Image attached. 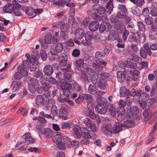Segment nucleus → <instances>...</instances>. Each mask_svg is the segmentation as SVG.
Masks as SVG:
<instances>
[{"instance_id": "obj_64", "label": "nucleus", "mask_w": 157, "mask_h": 157, "mask_svg": "<svg viewBox=\"0 0 157 157\" xmlns=\"http://www.w3.org/2000/svg\"><path fill=\"white\" fill-rule=\"evenodd\" d=\"M112 48L109 45H107L105 46L104 49V53L106 54H108L111 50Z\"/></svg>"}, {"instance_id": "obj_12", "label": "nucleus", "mask_w": 157, "mask_h": 157, "mask_svg": "<svg viewBox=\"0 0 157 157\" xmlns=\"http://www.w3.org/2000/svg\"><path fill=\"white\" fill-rule=\"evenodd\" d=\"M67 107L64 104H62L61 105V108L59 109L60 116L63 117L65 119L68 113L67 111Z\"/></svg>"}, {"instance_id": "obj_14", "label": "nucleus", "mask_w": 157, "mask_h": 157, "mask_svg": "<svg viewBox=\"0 0 157 157\" xmlns=\"http://www.w3.org/2000/svg\"><path fill=\"white\" fill-rule=\"evenodd\" d=\"M99 25V23L97 21H93L89 24V29L91 31H95L98 29Z\"/></svg>"}, {"instance_id": "obj_41", "label": "nucleus", "mask_w": 157, "mask_h": 157, "mask_svg": "<svg viewBox=\"0 0 157 157\" xmlns=\"http://www.w3.org/2000/svg\"><path fill=\"white\" fill-rule=\"evenodd\" d=\"M150 14L149 10L148 8L146 7L144 8L142 11V15L144 17H148Z\"/></svg>"}, {"instance_id": "obj_61", "label": "nucleus", "mask_w": 157, "mask_h": 157, "mask_svg": "<svg viewBox=\"0 0 157 157\" xmlns=\"http://www.w3.org/2000/svg\"><path fill=\"white\" fill-rule=\"evenodd\" d=\"M53 4L59 6L63 7L64 4L62 0H58L55 2Z\"/></svg>"}, {"instance_id": "obj_58", "label": "nucleus", "mask_w": 157, "mask_h": 157, "mask_svg": "<svg viewBox=\"0 0 157 157\" xmlns=\"http://www.w3.org/2000/svg\"><path fill=\"white\" fill-rule=\"evenodd\" d=\"M129 32L126 29H124L123 31L122 38L124 41L126 40L128 35Z\"/></svg>"}, {"instance_id": "obj_33", "label": "nucleus", "mask_w": 157, "mask_h": 157, "mask_svg": "<svg viewBox=\"0 0 157 157\" xmlns=\"http://www.w3.org/2000/svg\"><path fill=\"white\" fill-rule=\"evenodd\" d=\"M97 12L100 15H105L107 13V11L104 7L100 6H98V8L97 9Z\"/></svg>"}, {"instance_id": "obj_7", "label": "nucleus", "mask_w": 157, "mask_h": 157, "mask_svg": "<svg viewBox=\"0 0 157 157\" xmlns=\"http://www.w3.org/2000/svg\"><path fill=\"white\" fill-rule=\"evenodd\" d=\"M127 72L126 70H124L123 72L121 71L117 72V77L118 81L120 82H122L125 79L126 80H128L130 78V77H128L126 78Z\"/></svg>"}, {"instance_id": "obj_56", "label": "nucleus", "mask_w": 157, "mask_h": 157, "mask_svg": "<svg viewBox=\"0 0 157 157\" xmlns=\"http://www.w3.org/2000/svg\"><path fill=\"white\" fill-rule=\"evenodd\" d=\"M83 122L85 124L86 127L87 128L90 126V124L92 123L91 121L89 118H85L83 121Z\"/></svg>"}, {"instance_id": "obj_48", "label": "nucleus", "mask_w": 157, "mask_h": 157, "mask_svg": "<svg viewBox=\"0 0 157 157\" xmlns=\"http://www.w3.org/2000/svg\"><path fill=\"white\" fill-rule=\"evenodd\" d=\"M132 13L135 15L140 16V12L139 10L136 7H134L132 9Z\"/></svg>"}, {"instance_id": "obj_46", "label": "nucleus", "mask_w": 157, "mask_h": 157, "mask_svg": "<svg viewBox=\"0 0 157 157\" xmlns=\"http://www.w3.org/2000/svg\"><path fill=\"white\" fill-rule=\"evenodd\" d=\"M127 12L119 11L117 14V17L120 19L124 18L126 17V13Z\"/></svg>"}, {"instance_id": "obj_47", "label": "nucleus", "mask_w": 157, "mask_h": 157, "mask_svg": "<svg viewBox=\"0 0 157 157\" xmlns=\"http://www.w3.org/2000/svg\"><path fill=\"white\" fill-rule=\"evenodd\" d=\"M146 52L143 48H141L140 49V56L143 59H145L146 58L147 55Z\"/></svg>"}, {"instance_id": "obj_18", "label": "nucleus", "mask_w": 157, "mask_h": 157, "mask_svg": "<svg viewBox=\"0 0 157 157\" xmlns=\"http://www.w3.org/2000/svg\"><path fill=\"white\" fill-rule=\"evenodd\" d=\"M122 126V123L119 122H116L113 126V132H114L116 133H118L122 130V127H123Z\"/></svg>"}, {"instance_id": "obj_55", "label": "nucleus", "mask_w": 157, "mask_h": 157, "mask_svg": "<svg viewBox=\"0 0 157 157\" xmlns=\"http://www.w3.org/2000/svg\"><path fill=\"white\" fill-rule=\"evenodd\" d=\"M92 17L96 21H99L101 20V17L100 16L96 13H93L91 15Z\"/></svg>"}, {"instance_id": "obj_50", "label": "nucleus", "mask_w": 157, "mask_h": 157, "mask_svg": "<svg viewBox=\"0 0 157 157\" xmlns=\"http://www.w3.org/2000/svg\"><path fill=\"white\" fill-rule=\"evenodd\" d=\"M91 36H92V40L93 39L96 42H98L100 40V36L98 34H95L92 35L91 34Z\"/></svg>"}, {"instance_id": "obj_62", "label": "nucleus", "mask_w": 157, "mask_h": 157, "mask_svg": "<svg viewBox=\"0 0 157 157\" xmlns=\"http://www.w3.org/2000/svg\"><path fill=\"white\" fill-rule=\"evenodd\" d=\"M30 81L32 85L35 86H37L39 84L38 81L37 79L34 78H31L30 79Z\"/></svg>"}, {"instance_id": "obj_44", "label": "nucleus", "mask_w": 157, "mask_h": 157, "mask_svg": "<svg viewBox=\"0 0 157 157\" xmlns=\"http://www.w3.org/2000/svg\"><path fill=\"white\" fill-rule=\"evenodd\" d=\"M70 144H71V146L74 148L78 147L80 144L79 142L76 140H73L70 141Z\"/></svg>"}, {"instance_id": "obj_39", "label": "nucleus", "mask_w": 157, "mask_h": 157, "mask_svg": "<svg viewBox=\"0 0 157 157\" xmlns=\"http://www.w3.org/2000/svg\"><path fill=\"white\" fill-rule=\"evenodd\" d=\"M143 48V49L146 51L148 55L150 56L152 55V52L150 50V46L147 43H145L144 44Z\"/></svg>"}, {"instance_id": "obj_22", "label": "nucleus", "mask_w": 157, "mask_h": 157, "mask_svg": "<svg viewBox=\"0 0 157 157\" xmlns=\"http://www.w3.org/2000/svg\"><path fill=\"white\" fill-rule=\"evenodd\" d=\"M52 27L54 28H59L61 30L63 29L66 25L63 21H60L54 23L52 24Z\"/></svg>"}, {"instance_id": "obj_8", "label": "nucleus", "mask_w": 157, "mask_h": 157, "mask_svg": "<svg viewBox=\"0 0 157 157\" xmlns=\"http://www.w3.org/2000/svg\"><path fill=\"white\" fill-rule=\"evenodd\" d=\"M101 130L102 132L106 135L111 136L113 132L112 126L109 124H106L105 126H102Z\"/></svg>"}, {"instance_id": "obj_6", "label": "nucleus", "mask_w": 157, "mask_h": 157, "mask_svg": "<svg viewBox=\"0 0 157 157\" xmlns=\"http://www.w3.org/2000/svg\"><path fill=\"white\" fill-rule=\"evenodd\" d=\"M71 70V67L69 66L67 67V68H63L62 70L65 72L63 73V79L65 81L71 82L72 80L71 75L69 72Z\"/></svg>"}, {"instance_id": "obj_45", "label": "nucleus", "mask_w": 157, "mask_h": 157, "mask_svg": "<svg viewBox=\"0 0 157 157\" xmlns=\"http://www.w3.org/2000/svg\"><path fill=\"white\" fill-rule=\"evenodd\" d=\"M51 113L54 116H56L58 113L56 105H52V107L51 108Z\"/></svg>"}, {"instance_id": "obj_3", "label": "nucleus", "mask_w": 157, "mask_h": 157, "mask_svg": "<svg viewBox=\"0 0 157 157\" xmlns=\"http://www.w3.org/2000/svg\"><path fill=\"white\" fill-rule=\"evenodd\" d=\"M63 49V44L62 43H59L56 44L51 46V53L52 55H56L58 53H61Z\"/></svg>"}, {"instance_id": "obj_43", "label": "nucleus", "mask_w": 157, "mask_h": 157, "mask_svg": "<svg viewBox=\"0 0 157 157\" xmlns=\"http://www.w3.org/2000/svg\"><path fill=\"white\" fill-rule=\"evenodd\" d=\"M25 13L29 16L32 15L34 13L33 8L31 7L27 8L25 10Z\"/></svg>"}, {"instance_id": "obj_63", "label": "nucleus", "mask_w": 157, "mask_h": 157, "mask_svg": "<svg viewBox=\"0 0 157 157\" xmlns=\"http://www.w3.org/2000/svg\"><path fill=\"white\" fill-rule=\"evenodd\" d=\"M40 56L43 60H45L47 58V54L46 51L44 50H42L40 52Z\"/></svg>"}, {"instance_id": "obj_29", "label": "nucleus", "mask_w": 157, "mask_h": 157, "mask_svg": "<svg viewBox=\"0 0 157 157\" xmlns=\"http://www.w3.org/2000/svg\"><path fill=\"white\" fill-rule=\"evenodd\" d=\"M137 23L139 29L142 32H145L146 30L145 25L141 21H138Z\"/></svg>"}, {"instance_id": "obj_38", "label": "nucleus", "mask_w": 157, "mask_h": 157, "mask_svg": "<svg viewBox=\"0 0 157 157\" xmlns=\"http://www.w3.org/2000/svg\"><path fill=\"white\" fill-rule=\"evenodd\" d=\"M129 112L131 114L133 115L137 114L139 113V110L136 106H134L130 108Z\"/></svg>"}, {"instance_id": "obj_19", "label": "nucleus", "mask_w": 157, "mask_h": 157, "mask_svg": "<svg viewBox=\"0 0 157 157\" xmlns=\"http://www.w3.org/2000/svg\"><path fill=\"white\" fill-rule=\"evenodd\" d=\"M143 115L146 121L150 120L152 116L151 111L148 109L145 110L143 112Z\"/></svg>"}, {"instance_id": "obj_40", "label": "nucleus", "mask_w": 157, "mask_h": 157, "mask_svg": "<svg viewBox=\"0 0 157 157\" xmlns=\"http://www.w3.org/2000/svg\"><path fill=\"white\" fill-rule=\"evenodd\" d=\"M19 85L18 82L16 81L12 82L11 87L13 91H16L18 90Z\"/></svg>"}, {"instance_id": "obj_17", "label": "nucleus", "mask_w": 157, "mask_h": 157, "mask_svg": "<svg viewBox=\"0 0 157 157\" xmlns=\"http://www.w3.org/2000/svg\"><path fill=\"white\" fill-rule=\"evenodd\" d=\"M43 71L46 75L50 76L53 73V67L50 65H46L43 69Z\"/></svg>"}, {"instance_id": "obj_36", "label": "nucleus", "mask_w": 157, "mask_h": 157, "mask_svg": "<svg viewBox=\"0 0 157 157\" xmlns=\"http://www.w3.org/2000/svg\"><path fill=\"white\" fill-rule=\"evenodd\" d=\"M98 85L102 90H105L106 88V83L103 80H100L98 82Z\"/></svg>"}, {"instance_id": "obj_23", "label": "nucleus", "mask_w": 157, "mask_h": 157, "mask_svg": "<svg viewBox=\"0 0 157 157\" xmlns=\"http://www.w3.org/2000/svg\"><path fill=\"white\" fill-rule=\"evenodd\" d=\"M42 134L45 135L47 138H52L53 136L52 131L49 128L44 129L43 132Z\"/></svg>"}, {"instance_id": "obj_35", "label": "nucleus", "mask_w": 157, "mask_h": 157, "mask_svg": "<svg viewBox=\"0 0 157 157\" xmlns=\"http://www.w3.org/2000/svg\"><path fill=\"white\" fill-rule=\"evenodd\" d=\"M144 21L146 25H150L153 23V19L152 17L148 16L145 18Z\"/></svg>"}, {"instance_id": "obj_1", "label": "nucleus", "mask_w": 157, "mask_h": 157, "mask_svg": "<svg viewBox=\"0 0 157 157\" xmlns=\"http://www.w3.org/2000/svg\"><path fill=\"white\" fill-rule=\"evenodd\" d=\"M103 56V53L102 52L97 51L95 54V56L96 58L99 59L101 58ZM95 63H93L92 64L93 67L97 70L102 69L103 66L106 65V63L101 59H98L96 60Z\"/></svg>"}, {"instance_id": "obj_31", "label": "nucleus", "mask_w": 157, "mask_h": 157, "mask_svg": "<svg viewBox=\"0 0 157 157\" xmlns=\"http://www.w3.org/2000/svg\"><path fill=\"white\" fill-rule=\"evenodd\" d=\"M88 90L90 93L92 94L95 95L98 93L96 86H93L91 84L89 85Z\"/></svg>"}, {"instance_id": "obj_5", "label": "nucleus", "mask_w": 157, "mask_h": 157, "mask_svg": "<svg viewBox=\"0 0 157 157\" xmlns=\"http://www.w3.org/2000/svg\"><path fill=\"white\" fill-rule=\"evenodd\" d=\"M73 26V25H72ZM75 28L72 27V30L74 32H75V37L77 39L81 40V39L84 36V30L81 28Z\"/></svg>"}, {"instance_id": "obj_27", "label": "nucleus", "mask_w": 157, "mask_h": 157, "mask_svg": "<svg viewBox=\"0 0 157 157\" xmlns=\"http://www.w3.org/2000/svg\"><path fill=\"white\" fill-rule=\"evenodd\" d=\"M106 8L107 10V13L109 14H110L112 11L113 9V5L112 3V0H109L107 3V5L106 6Z\"/></svg>"}, {"instance_id": "obj_52", "label": "nucleus", "mask_w": 157, "mask_h": 157, "mask_svg": "<svg viewBox=\"0 0 157 157\" xmlns=\"http://www.w3.org/2000/svg\"><path fill=\"white\" fill-rule=\"evenodd\" d=\"M42 86L44 90L47 91L51 87V86L50 84L47 82H44L42 84Z\"/></svg>"}, {"instance_id": "obj_25", "label": "nucleus", "mask_w": 157, "mask_h": 157, "mask_svg": "<svg viewBox=\"0 0 157 157\" xmlns=\"http://www.w3.org/2000/svg\"><path fill=\"white\" fill-rule=\"evenodd\" d=\"M63 135L59 132L53 138V141L55 143H58L62 141Z\"/></svg>"}, {"instance_id": "obj_9", "label": "nucleus", "mask_w": 157, "mask_h": 157, "mask_svg": "<svg viewBox=\"0 0 157 157\" xmlns=\"http://www.w3.org/2000/svg\"><path fill=\"white\" fill-rule=\"evenodd\" d=\"M85 38L82 40V44L85 46L90 45L92 44V36L91 33L89 32H87L86 33L85 35Z\"/></svg>"}, {"instance_id": "obj_30", "label": "nucleus", "mask_w": 157, "mask_h": 157, "mask_svg": "<svg viewBox=\"0 0 157 157\" xmlns=\"http://www.w3.org/2000/svg\"><path fill=\"white\" fill-rule=\"evenodd\" d=\"M44 100V98L42 95H38L36 98V103L37 105H40L43 103Z\"/></svg>"}, {"instance_id": "obj_2", "label": "nucleus", "mask_w": 157, "mask_h": 157, "mask_svg": "<svg viewBox=\"0 0 157 157\" xmlns=\"http://www.w3.org/2000/svg\"><path fill=\"white\" fill-rule=\"evenodd\" d=\"M60 88L65 96H69L71 94L70 90L72 88V86L71 84L66 82H63L61 85Z\"/></svg>"}, {"instance_id": "obj_51", "label": "nucleus", "mask_w": 157, "mask_h": 157, "mask_svg": "<svg viewBox=\"0 0 157 157\" xmlns=\"http://www.w3.org/2000/svg\"><path fill=\"white\" fill-rule=\"evenodd\" d=\"M129 39L131 42H136L137 41L136 36L135 33H133L132 35L129 36Z\"/></svg>"}, {"instance_id": "obj_57", "label": "nucleus", "mask_w": 157, "mask_h": 157, "mask_svg": "<svg viewBox=\"0 0 157 157\" xmlns=\"http://www.w3.org/2000/svg\"><path fill=\"white\" fill-rule=\"evenodd\" d=\"M109 111L111 115L113 117L115 116L116 110L113 106H110L109 108Z\"/></svg>"}, {"instance_id": "obj_59", "label": "nucleus", "mask_w": 157, "mask_h": 157, "mask_svg": "<svg viewBox=\"0 0 157 157\" xmlns=\"http://www.w3.org/2000/svg\"><path fill=\"white\" fill-rule=\"evenodd\" d=\"M33 75L34 77L38 78L40 77L41 75H43V74L41 71L38 70L33 73Z\"/></svg>"}, {"instance_id": "obj_34", "label": "nucleus", "mask_w": 157, "mask_h": 157, "mask_svg": "<svg viewBox=\"0 0 157 157\" xmlns=\"http://www.w3.org/2000/svg\"><path fill=\"white\" fill-rule=\"evenodd\" d=\"M81 97L83 99L86 100L89 102H90L92 101L91 96L89 94H83L81 95Z\"/></svg>"}, {"instance_id": "obj_24", "label": "nucleus", "mask_w": 157, "mask_h": 157, "mask_svg": "<svg viewBox=\"0 0 157 157\" xmlns=\"http://www.w3.org/2000/svg\"><path fill=\"white\" fill-rule=\"evenodd\" d=\"M122 124V126L123 127H127L131 128L135 126V123L132 121L127 120L125 121Z\"/></svg>"}, {"instance_id": "obj_20", "label": "nucleus", "mask_w": 157, "mask_h": 157, "mask_svg": "<svg viewBox=\"0 0 157 157\" xmlns=\"http://www.w3.org/2000/svg\"><path fill=\"white\" fill-rule=\"evenodd\" d=\"M81 131L82 132L81 135L83 137L87 139L91 137V135L90 134V131L86 128L84 127H81Z\"/></svg>"}, {"instance_id": "obj_53", "label": "nucleus", "mask_w": 157, "mask_h": 157, "mask_svg": "<svg viewBox=\"0 0 157 157\" xmlns=\"http://www.w3.org/2000/svg\"><path fill=\"white\" fill-rule=\"evenodd\" d=\"M73 86L77 92L81 91L82 90V88L81 86L77 83L73 84Z\"/></svg>"}, {"instance_id": "obj_15", "label": "nucleus", "mask_w": 157, "mask_h": 157, "mask_svg": "<svg viewBox=\"0 0 157 157\" xmlns=\"http://www.w3.org/2000/svg\"><path fill=\"white\" fill-rule=\"evenodd\" d=\"M95 109L97 112L101 114H105L107 111V108L104 105H96Z\"/></svg>"}, {"instance_id": "obj_11", "label": "nucleus", "mask_w": 157, "mask_h": 157, "mask_svg": "<svg viewBox=\"0 0 157 157\" xmlns=\"http://www.w3.org/2000/svg\"><path fill=\"white\" fill-rule=\"evenodd\" d=\"M28 59L27 60H24L23 61L22 63L19 65V66H21L22 70H25L24 69L25 68L27 69L30 68V65L32 63V61H33V59L31 58L30 57L29 58L27 57Z\"/></svg>"}, {"instance_id": "obj_37", "label": "nucleus", "mask_w": 157, "mask_h": 157, "mask_svg": "<svg viewBox=\"0 0 157 157\" xmlns=\"http://www.w3.org/2000/svg\"><path fill=\"white\" fill-rule=\"evenodd\" d=\"M140 98L143 100V101H146L149 98V95L145 92H143L140 94Z\"/></svg>"}, {"instance_id": "obj_26", "label": "nucleus", "mask_w": 157, "mask_h": 157, "mask_svg": "<svg viewBox=\"0 0 157 157\" xmlns=\"http://www.w3.org/2000/svg\"><path fill=\"white\" fill-rule=\"evenodd\" d=\"M120 94L122 97L124 96L125 95H127V98H128V95L129 94V91L126 89L124 87H122L120 88Z\"/></svg>"}, {"instance_id": "obj_60", "label": "nucleus", "mask_w": 157, "mask_h": 157, "mask_svg": "<svg viewBox=\"0 0 157 157\" xmlns=\"http://www.w3.org/2000/svg\"><path fill=\"white\" fill-rule=\"evenodd\" d=\"M109 74L107 72H105L101 73L100 77L101 78V80H105L109 77Z\"/></svg>"}, {"instance_id": "obj_32", "label": "nucleus", "mask_w": 157, "mask_h": 157, "mask_svg": "<svg viewBox=\"0 0 157 157\" xmlns=\"http://www.w3.org/2000/svg\"><path fill=\"white\" fill-rule=\"evenodd\" d=\"M137 34V40L139 42L143 43L146 40V35L144 33L142 34H139L138 32L136 33Z\"/></svg>"}, {"instance_id": "obj_10", "label": "nucleus", "mask_w": 157, "mask_h": 157, "mask_svg": "<svg viewBox=\"0 0 157 157\" xmlns=\"http://www.w3.org/2000/svg\"><path fill=\"white\" fill-rule=\"evenodd\" d=\"M84 112L87 116L89 117L90 118L93 120L97 119L98 117L93 111L90 108L88 107L84 110Z\"/></svg>"}, {"instance_id": "obj_21", "label": "nucleus", "mask_w": 157, "mask_h": 157, "mask_svg": "<svg viewBox=\"0 0 157 157\" xmlns=\"http://www.w3.org/2000/svg\"><path fill=\"white\" fill-rule=\"evenodd\" d=\"M118 34L114 30L111 31L109 34L108 39L110 40H114L118 38Z\"/></svg>"}, {"instance_id": "obj_28", "label": "nucleus", "mask_w": 157, "mask_h": 157, "mask_svg": "<svg viewBox=\"0 0 157 157\" xmlns=\"http://www.w3.org/2000/svg\"><path fill=\"white\" fill-rule=\"evenodd\" d=\"M96 101L98 103L97 105H104V104L106 102L107 100L105 98L100 96L97 98Z\"/></svg>"}, {"instance_id": "obj_13", "label": "nucleus", "mask_w": 157, "mask_h": 157, "mask_svg": "<svg viewBox=\"0 0 157 157\" xmlns=\"http://www.w3.org/2000/svg\"><path fill=\"white\" fill-rule=\"evenodd\" d=\"M81 132V128H80L79 125H75L74 126L72 132L75 138H79L80 137Z\"/></svg>"}, {"instance_id": "obj_4", "label": "nucleus", "mask_w": 157, "mask_h": 157, "mask_svg": "<svg viewBox=\"0 0 157 157\" xmlns=\"http://www.w3.org/2000/svg\"><path fill=\"white\" fill-rule=\"evenodd\" d=\"M22 66H19L17 67L18 71L15 73L14 77V78L17 80L20 79L22 76L26 77L28 75V72L26 70H22Z\"/></svg>"}, {"instance_id": "obj_54", "label": "nucleus", "mask_w": 157, "mask_h": 157, "mask_svg": "<svg viewBox=\"0 0 157 157\" xmlns=\"http://www.w3.org/2000/svg\"><path fill=\"white\" fill-rule=\"evenodd\" d=\"M117 9L119 11L127 12V11L126 8L123 5H119L118 6Z\"/></svg>"}, {"instance_id": "obj_49", "label": "nucleus", "mask_w": 157, "mask_h": 157, "mask_svg": "<svg viewBox=\"0 0 157 157\" xmlns=\"http://www.w3.org/2000/svg\"><path fill=\"white\" fill-rule=\"evenodd\" d=\"M155 74H150L148 75V78L150 81H152L155 78V76H156L157 78V71H154Z\"/></svg>"}, {"instance_id": "obj_16", "label": "nucleus", "mask_w": 157, "mask_h": 157, "mask_svg": "<svg viewBox=\"0 0 157 157\" xmlns=\"http://www.w3.org/2000/svg\"><path fill=\"white\" fill-rule=\"evenodd\" d=\"M14 10L12 4L10 3L6 4L3 8V10L4 13H11Z\"/></svg>"}, {"instance_id": "obj_42", "label": "nucleus", "mask_w": 157, "mask_h": 157, "mask_svg": "<svg viewBox=\"0 0 157 157\" xmlns=\"http://www.w3.org/2000/svg\"><path fill=\"white\" fill-rule=\"evenodd\" d=\"M60 36L61 38H63L65 40H67L68 38L67 32L63 31H61Z\"/></svg>"}]
</instances>
